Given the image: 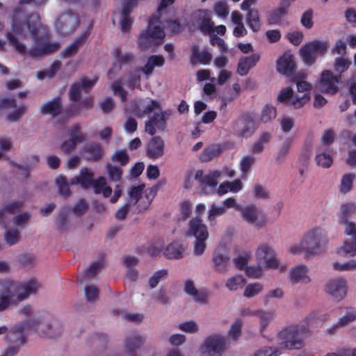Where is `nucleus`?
I'll use <instances>...</instances> for the list:
<instances>
[{
    "instance_id": "f257e3e1",
    "label": "nucleus",
    "mask_w": 356,
    "mask_h": 356,
    "mask_svg": "<svg viewBox=\"0 0 356 356\" xmlns=\"http://www.w3.org/2000/svg\"><path fill=\"white\" fill-rule=\"evenodd\" d=\"M6 37L19 54L33 57L54 53L60 46L58 42H48L46 29L40 23L38 15L26 17L22 10L14 14L12 29Z\"/></svg>"
},
{
    "instance_id": "f03ea898",
    "label": "nucleus",
    "mask_w": 356,
    "mask_h": 356,
    "mask_svg": "<svg viewBox=\"0 0 356 356\" xmlns=\"http://www.w3.org/2000/svg\"><path fill=\"white\" fill-rule=\"evenodd\" d=\"M41 284L34 278L22 282H0V312L38 293Z\"/></svg>"
},
{
    "instance_id": "7ed1b4c3",
    "label": "nucleus",
    "mask_w": 356,
    "mask_h": 356,
    "mask_svg": "<svg viewBox=\"0 0 356 356\" xmlns=\"http://www.w3.org/2000/svg\"><path fill=\"white\" fill-rule=\"evenodd\" d=\"M175 0H161L157 9V14L149 21V26L138 38V45L143 50L149 49L161 44L165 37L163 22L160 19L163 10L172 5Z\"/></svg>"
},
{
    "instance_id": "20e7f679",
    "label": "nucleus",
    "mask_w": 356,
    "mask_h": 356,
    "mask_svg": "<svg viewBox=\"0 0 356 356\" xmlns=\"http://www.w3.org/2000/svg\"><path fill=\"white\" fill-rule=\"evenodd\" d=\"M356 213V204L354 202H346L341 206L338 213V222L344 227V232L350 238L346 240L338 253L341 255L356 254V225L349 220V218Z\"/></svg>"
},
{
    "instance_id": "39448f33",
    "label": "nucleus",
    "mask_w": 356,
    "mask_h": 356,
    "mask_svg": "<svg viewBox=\"0 0 356 356\" xmlns=\"http://www.w3.org/2000/svg\"><path fill=\"white\" fill-rule=\"evenodd\" d=\"M31 218L29 212H23L14 216L8 222H0L4 232V240L10 246L18 243L21 241V231L28 224Z\"/></svg>"
},
{
    "instance_id": "423d86ee",
    "label": "nucleus",
    "mask_w": 356,
    "mask_h": 356,
    "mask_svg": "<svg viewBox=\"0 0 356 356\" xmlns=\"http://www.w3.org/2000/svg\"><path fill=\"white\" fill-rule=\"evenodd\" d=\"M188 235L195 238L193 242V253L196 256L202 255L206 249V241L209 238L207 227L200 217H195L188 222Z\"/></svg>"
},
{
    "instance_id": "0eeeda50",
    "label": "nucleus",
    "mask_w": 356,
    "mask_h": 356,
    "mask_svg": "<svg viewBox=\"0 0 356 356\" xmlns=\"http://www.w3.org/2000/svg\"><path fill=\"white\" fill-rule=\"evenodd\" d=\"M327 232L321 227L316 226L309 229L302 236V244L307 248V254H313L325 245Z\"/></svg>"
},
{
    "instance_id": "6e6552de",
    "label": "nucleus",
    "mask_w": 356,
    "mask_h": 356,
    "mask_svg": "<svg viewBox=\"0 0 356 356\" xmlns=\"http://www.w3.org/2000/svg\"><path fill=\"white\" fill-rule=\"evenodd\" d=\"M255 257L257 262L267 269L278 270L280 272L286 269V266L282 264L277 257L273 248L268 244L259 245L255 252Z\"/></svg>"
},
{
    "instance_id": "1a4fd4ad",
    "label": "nucleus",
    "mask_w": 356,
    "mask_h": 356,
    "mask_svg": "<svg viewBox=\"0 0 356 356\" xmlns=\"http://www.w3.org/2000/svg\"><path fill=\"white\" fill-rule=\"evenodd\" d=\"M307 329L304 327H293L284 329L279 333L282 340L280 347L286 349H300L303 346V340Z\"/></svg>"
},
{
    "instance_id": "9d476101",
    "label": "nucleus",
    "mask_w": 356,
    "mask_h": 356,
    "mask_svg": "<svg viewBox=\"0 0 356 356\" xmlns=\"http://www.w3.org/2000/svg\"><path fill=\"white\" fill-rule=\"evenodd\" d=\"M240 214L245 222L258 229L264 228L268 223L267 215L255 204L243 207L240 211Z\"/></svg>"
},
{
    "instance_id": "9b49d317",
    "label": "nucleus",
    "mask_w": 356,
    "mask_h": 356,
    "mask_svg": "<svg viewBox=\"0 0 356 356\" xmlns=\"http://www.w3.org/2000/svg\"><path fill=\"white\" fill-rule=\"evenodd\" d=\"M327 49L328 45L326 42L314 40L302 47L300 55L305 63L312 65L316 62L317 56H323Z\"/></svg>"
},
{
    "instance_id": "f8f14e48",
    "label": "nucleus",
    "mask_w": 356,
    "mask_h": 356,
    "mask_svg": "<svg viewBox=\"0 0 356 356\" xmlns=\"http://www.w3.org/2000/svg\"><path fill=\"white\" fill-rule=\"evenodd\" d=\"M229 347L228 339L219 334H212L207 337L202 346L210 356H221Z\"/></svg>"
},
{
    "instance_id": "ddd939ff",
    "label": "nucleus",
    "mask_w": 356,
    "mask_h": 356,
    "mask_svg": "<svg viewBox=\"0 0 356 356\" xmlns=\"http://www.w3.org/2000/svg\"><path fill=\"white\" fill-rule=\"evenodd\" d=\"M79 24L77 14L67 10L58 16L56 22V29L61 34H69L74 32Z\"/></svg>"
},
{
    "instance_id": "4468645a",
    "label": "nucleus",
    "mask_w": 356,
    "mask_h": 356,
    "mask_svg": "<svg viewBox=\"0 0 356 356\" xmlns=\"http://www.w3.org/2000/svg\"><path fill=\"white\" fill-rule=\"evenodd\" d=\"M310 98L311 97L306 94L302 95L295 94L291 87H286L280 90L277 101L287 106H291L295 108H299L307 104Z\"/></svg>"
},
{
    "instance_id": "2eb2a0df",
    "label": "nucleus",
    "mask_w": 356,
    "mask_h": 356,
    "mask_svg": "<svg viewBox=\"0 0 356 356\" xmlns=\"http://www.w3.org/2000/svg\"><path fill=\"white\" fill-rule=\"evenodd\" d=\"M339 79L340 76H334L330 70H324L316 88L319 92L334 95L338 92Z\"/></svg>"
},
{
    "instance_id": "dca6fc26",
    "label": "nucleus",
    "mask_w": 356,
    "mask_h": 356,
    "mask_svg": "<svg viewBox=\"0 0 356 356\" xmlns=\"http://www.w3.org/2000/svg\"><path fill=\"white\" fill-rule=\"evenodd\" d=\"M171 114L170 111H158L154 113V115L145 123V131L149 135H154L156 129L164 130L165 128L166 118Z\"/></svg>"
},
{
    "instance_id": "f3484780",
    "label": "nucleus",
    "mask_w": 356,
    "mask_h": 356,
    "mask_svg": "<svg viewBox=\"0 0 356 356\" xmlns=\"http://www.w3.org/2000/svg\"><path fill=\"white\" fill-rule=\"evenodd\" d=\"M194 23L204 34H211L213 32V22L211 21L210 13L206 10H199L193 15Z\"/></svg>"
},
{
    "instance_id": "a211bd4d",
    "label": "nucleus",
    "mask_w": 356,
    "mask_h": 356,
    "mask_svg": "<svg viewBox=\"0 0 356 356\" xmlns=\"http://www.w3.org/2000/svg\"><path fill=\"white\" fill-rule=\"evenodd\" d=\"M326 292L337 300L343 299L346 295V281L343 278L330 280L325 287Z\"/></svg>"
},
{
    "instance_id": "6ab92c4d",
    "label": "nucleus",
    "mask_w": 356,
    "mask_h": 356,
    "mask_svg": "<svg viewBox=\"0 0 356 356\" xmlns=\"http://www.w3.org/2000/svg\"><path fill=\"white\" fill-rule=\"evenodd\" d=\"M277 71L287 77H293L296 70L294 56L289 52H285L277 60Z\"/></svg>"
},
{
    "instance_id": "aec40b11",
    "label": "nucleus",
    "mask_w": 356,
    "mask_h": 356,
    "mask_svg": "<svg viewBox=\"0 0 356 356\" xmlns=\"http://www.w3.org/2000/svg\"><path fill=\"white\" fill-rule=\"evenodd\" d=\"M97 79L93 77L89 79L88 77H83L80 81L74 83L71 87L70 90V99L73 102H76L80 98V94L82 90H88L93 87L97 83Z\"/></svg>"
},
{
    "instance_id": "412c9836",
    "label": "nucleus",
    "mask_w": 356,
    "mask_h": 356,
    "mask_svg": "<svg viewBox=\"0 0 356 356\" xmlns=\"http://www.w3.org/2000/svg\"><path fill=\"white\" fill-rule=\"evenodd\" d=\"M234 129L239 136L248 138L254 131L253 119L249 115L242 116L236 122Z\"/></svg>"
},
{
    "instance_id": "4be33fe9",
    "label": "nucleus",
    "mask_w": 356,
    "mask_h": 356,
    "mask_svg": "<svg viewBox=\"0 0 356 356\" xmlns=\"http://www.w3.org/2000/svg\"><path fill=\"white\" fill-rule=\"evenodd\" d=\"M308 268L303 264L297 265L290 269L289 278L293 284L302 282L309 283L310 277L308 275Z\"/></svg>"
},
{
    "instance_id": "5701e85b",
    "label": "nucleus",
    "mask_w": 356,
    "mask_h": 356,
    "mask_svg": "<svg viewBox=\"0 0 356 356\" xmlns=\"http://www.w3.org/2000/svg\"><path fill=\"white\" fill-rule=\"evenodd\" d=\"M159 110H161V106L157 101L147 99L138 102L135 111L138 113V117L143 118L152 112L156 113Z\"/></svg>"
},
{
    "instance_id": "b1692460",
    "label": "nucleus",
    "mask_w": 356,
    "mask_h": 356,
    "mask_svg": "<svg viewBox=\"0 0 356 356\" xmlns=\"http://www.w3.org/2000/svg\"><path fill=\"white\" fill-rule=\"evenodd\" d=\"M184 290L186 294L190 296L195 302L204 304L207 302V294L203 291L197 290L194 282L187 280L184 282Z\"/></svg>"
},
{
    "instance_id": "393cba45",
    "label": "nucleus",
    "mask_w": 356,
    "mask_h": 356,
    "mask_svg": "<svg viewBox=\"0 0 356 356\" xmlns=\"http://www.w3.org/2000/svg\"><path fill=\"white\" fill-rule=\"evenodd\" d=\"M113 54L115 57V62L112 68L108 71V76H111L113 72L119 70L122 65H126L133 61L134 58L132 54L122 52L120 48L115 49Z\"/></svg>"
},
{
    "instance_id": "a878e982",
    "label": "nucleus",
    "mask_w": 356,
    "mask_h": 356,
    "mask_svg": "<svg viewBox=\"0 0 356 356\" xmlns=\"http://www.w3.org/2000/svg\"><path fill=\"white\" fill-rule=\"evenodd\" d=\"M212 58L213 56L208 50L200 51L196 45L191 47L190 59L193 65L196 63L207 65L211 61Z\"/></svg>"
},
{
    "instance_id": "bb28decb",
    "label": "nucleus",
    "mask_w": 356,
    "mask_h": 356,
    "mask_svg": "<svg viewBox=\"0 0 356 356\" xmlns=\"http://www.w3.org/2000/svg\"><path fill=\"white\" fill-rule=\"evenodd\" d=\"M163 140L159 136H155L147 144V154L149 158L156 159L163 155Z\"/></svg>"
},
{
    "instance_id": "cd10ccee",
    "label": "nucleus",
    "mask_w": 356,
    "mask_h": 356,
    "mask_svg": "<svg viewBox=\"0 0 356 356\" xmlns=\"http://www.w3.org/2000/svg\"><path fill=\"white\" fill-rule=\"evenodd\" d=\"M316 161L318 165L324 168H330L333 163V151L331 148H325L323 146H318Z\"/></svg>"
},
{
    "instance_id": "c85d7f7f",
    "label": "nucleus",
    "mask_w": 356,
    "mask_h": 356,
    "mask_svg": "<svg viewBox=\"0 0 356 356\" xmlns=\"http://www.w3.org/2000/svg\"><path fill=\"white\" fill-rule=\"evenodd\" d=\"M136 0H131L125 3L121 13L120 25L122 32H127L130 30L132 24V19L129 14L132 8L135 6Z\"/></svg>"
},
{
    "instance_id": "c756f323",
    "label": "nucleus",
    "mask_w": 356,
    "mask_h": 356,
    "mask_svg": "<svg viewBox=\"0 0 356 356\" xmlns=\"http://www.w3.org/2000/svg\"><path fill=\"white\" fill-rule=\"evenodd\" d=\"M259 59L260 56L258 54L242 57L238 63L237 72L241 76L246 75L249 70L256 65Z\"/></svg>"
},
{
    "instance_id": "7c9ffc66",
    "label": "nucleus",
    "mask_w": 356,
    "mask_h": 356,
    "mask_svg": "<svg viewBox=\"0 0 356 356\" xmlns=\"http://www.w3.org/2000/svg\"><path fill=\"white\" fill-rule=\"evenodd\" d=\"M289 3L282 2L275 10L270 11L267 16V21L269 24H280L282 19L287 14Z\"/></svg>"
},
{
    "instance_id": "2f4dec72",
    "label": "nucleus",
    "mask_w": 356,
    "mask_h": 356,
    "mask_svg": "<svg viewBox=\"0 0 356 356\" xmlns=\"http://www.w3.org/2000/svg\"><path fill=\"white\" fill-rule=\"evenodd\" d=\"M24 205L22 200L6 202L3 203L0 208V222H8L7 220V214H13L19 211Z\"/></svg>"
},
{
    "instance_id": "473e14b6",
    "label": "nucleus",
    "mask_w": 356,
    "mask_h": 356,
    "mask_svg": "<svg viewBox=\"0 0 356 356\" xmlns=\"http://www.w3.org/2000/svg\"><path fill=\"white\" fill-rule=\"evenodd\" d=\"M62 108L61 99L56 97L42 104L40 107V112L43 115L51 114L56 116L61 112Z\"/></svg>"
},
{
    "instance_id": "72a5a7b5",
    "label": "nucleus",
    "mask_w": 356,
    "mask_h": 356,
    "mask_svg": "<svg viewBox=\"0 0 356 356\" xmlns=\"http://www.w3.org/2000/svg\"><path fill=\"white\" fill-rule=\"evenodd\" d=\"M92 177L93 172L88 168H83L81 170L79 176H76L71 179L70 184H81L83 188H88L94 180Z\"/></svg>"
},
{
    "instance_id": "f704fd0d",
    "label": "nucleus",
    "mask_w": 356,
    "mask_h": 356,
    "mask_svg": "<svg viewBox=\"0 0 356 356\" xmlns=\"http://www.w3.org/2000/svg\"><path fill=\"white\" fill-rule=\"evenodd\" d=\"M229 257L226 252L216 251L213 255V262L215 270L225 273L227 270Z\"/></svg>"
},
{
    "instance_id": "c9c22d12",
    "label": "nucleus",
    "mask_w": 356,
    "mask_h": 356,
    "mask_svg": "<svg viewBox=\"0 0 356 356\" xmlns=\"http://www.w3.org/2000/svg\"><path fill=\"white\" fill-rule=\"evenodd\" d=\"M165 63V58L161 55H153L148 58L147 61L141 71L146 75L149 76L154 71V67H161Z\"/></svg>"
},
{
    "instance_id": "e433bc0d",
    "label": "nucleus",
    "mask_w": 356,
    "mask_h": 356,
    "mask_svg": "<svg viewBox=\"0 0 356 356\" xmlns=\"http://www.w3.org/2000/svg\"><path fill=\"white\" fill-rule=\"evenodd\" d=\"M91 186H92L96 194L102 193L105 197H108L111 195L112 188L106 184V178L104 177L94 179Z\"/></svg>"
},
{
    "instance_id": "4c0bfd02",
    "label": "nucleus",
    "mask_w": 356,
    "mask_h": 356,
    "mask_svg": "<svg viewBox=\"0 0 356 356\" xmlns=\"http://www.w3.org/2000/svg\"><path fill=\"white\" fill-rule=\"evenodd\" d=\"M256 157L253 154L244 155L239 162V169L242 173V178L247 179L251 168L256 163Z\"/></svg>"
},
{
    "instance_id": "58836bf2",
    "label": "nucleus",
    "mask_w": 356,
    "mask_h": 356,
    "mask_svg": "<svg viewBox=\"0 0 356 356\" xmlns=\"http://www.w3.org/2000/svg\"><path fill=\"white\" fill-rule=\"evenodd\" d=\"M185 250L184 245L178 242H173L168 245L165 250L164 254L168 259H181Z\"/></svg>"
},
{
    "instance_id": "ea45409f",
    "label": "nucleus",
    "mask_w": 356,
    "mask_h": 356,
    "mask_svg": "<svg viewBox=\"0 0 356 356\" xmlns=\"http://www.w3.org/2000/svg\"><path fill=\"white\" fill-rule=\"evenodd\" d=\"M226 213L225 207L222 205H217L215 203H212L207 211V220L210 225H214L216 224V218L222 216Z\"/></svg>"
},
{
    "instance_id": "a19ab883",
    "label": "nucleus",
    "mask_w": 356,
    "mask_h": 356,
    "mask_svg": "<svg viewBox=\"0 0 356 356\" xmlns=\"http://www.w3.org/2000/svg\"><path fill=\"white\" fill-rule=\"evenodd\" d=\"M259 319L260 328L259 331L262 333L270 322L275 317V311L260 309L257 310V316Z\"/></svg>"
},
{
    "instance_id": "79ce46f5",
    "label": "nucleus",
    "mask_w": 356,
    "mask_h": 356,
    "mask_svg": "<svg viewBox=\"0 0 356 356\" xmlns=\"http://www.w3.org/2000/svg\"><path fill=\"white\" fill-rule=\"evenodd\" d=\"M245 20L248 26L254 32H257L261 29L260 18L257 9L249 10L245 15Z\"/></svg>"
},
{
    "instance_id": "37998d69",
    "label": "nucleus",
    "mask_w": 356,
    "mask_h": 356,
    "mask_svg": "<svg viewBox=\"0 0 356 356\" xmlns=\"http://www.w3.org/2000/svg\"><path fill=\"white\" fill-rule=\"evenodd\" d=\"M86 35H81L74 42L68 45L61 53L64 58L72 57L74 56L79 51V48L83 44Z\"/></svg>"
},
{
    "instance_id": "c03bdc74",
    "label": "nucleus",
    "mask_w": 356,
    "mask_h": 356,
    "mask_svg": "<svg viewBox=\"0 0 356 356\" xmlns=\"http://www.w3.org/2000/svg\"><path fill=\"white\" fill-rule=\"evenodd\" d=\"M221 147L218 145H212L205 148L200 155V159L202 162H207L220 155Z\"/></svg>"
},
{
    "instance_id": "a18cd8bd",
    "label": "nucleus",
    "mask_w": 356,
    "mask_h": 356,
    "mask_svg": "<svg viewBox=\"0 0 356 356\" xmlns=\"http://www.w3.org/2000/svg\"><path fill=\"white\" fill-rule=\"evenodd\" d=\"M292 143L293 139L291 138H287L282 142L280 147L275 155V159L277 162L282 163L284 161L289 153Z\"/></svg>"
},
{
    "instance_id": "49530a36",
    "label": "nucleus",
    "mask_w": 356,
    "mask_h": 356,
    "mask_svg": "<svg viewBox=\"0 0 356 356\" xmlns=\"http://www.w3.org/2000/svg\"><path fill=\"white\" fill-rule=\"evenodd\" d=\"M26 327H24V326H19L18 327H15L14 329H13L12 330H10L7 336H6V339L8 340V341H10L13 343H15V344H21L23 343V332L25 330V329L28 328L29 327H35V325H25Z\"/></svg>"
},
{
    "instance_id": "de8ad7c7",
    "label": "nucleus",
    "mask_w": 356,
    "mask_h": 356,
    "mask_svg": "<svg viewBox=\"0 0 356 356\" xmlns=\"http://www.w3.org/2000/svg\"><path fill=\"white\" fill-rule=\"evenodd\" d=\"M61 66L62 63L60 60H55L47 70L38 72L36 74L37 78L43 79L45 77H54L56 72L60 70Z\"/></svg>"
},
{
    "instance_id": "09e8293b",
    "label": "nucleus",
    "mask_w": 356,
    "mask_h": 356,
    "mask_svg": "<svg viewBox=\"0 0 356 356\" xmlns=\"http://www.w3.org/2000/svg\"><path fill=\"white\" fill-rule=\"evenodd\" d=\"M89 160H99L102 156V149L99 144H92L84 149Z\"/></svg>"
},
{
    "instance_id": "8fccbe9b",
    "label": "nucleus",
    "mask_w": 356,
    "mask_h": 356,
    "mask_svg": "<svg viewBox=\"0 0 356 356\" xmlns=\"http://www.w3.org/2000/svg\"><path fill=\"white\" fill-rule=\"evenodd\" d=\"M245 279L241 275H236L227 280L225 286L229 291L241 289L245 284Z\"/></svg>"
},
{
    "instance_id": "3c124183",
    "label": "nucleus",
    "mask_w": 356,
    "mask_h": 356,
    "mask_svg": "<svg viewBox=\"0 0 356 356\" xmlns=\"http://www.w3.org/2000/svg\"><path fill=\"white\" fill-rule=\"evenodd\" d=\"M264 290V285L259 282L248 284L244 290L243 296L250 298L261 293Z\"/></svg>"
},
{
    "instance_id": "603ef678",
    "label": "nucleus",
    "mask_w": 356,
    "mask_h": 356,
    "mask_svg": "<svg viewBox=\"0 0 356 356\" xmlns=\"http://www.w3.org/2000/svg\"><path fill=\"white\" fill-rule=\"evenodd\" d=\"M277 116L275 107L272 105H266L261 113L260 119L261 122L267 123L275 119Z\"/></svg>"
},
{
    "instance_id": "864d4df0",
    "label": "nucleus",
    "mask_w": 356,
    "mask_h": 356,
    "mask_svg": "<svg viewBox=\"0 0 356 356\" xmlns=\"http://www.w3.org/2000/svg\"><path fill=\"white\" fill-rule=\"evenodd\" d=\"M355 178V175L353 173H348L344 175L341 180V184L339 186L340 192L342 193H346L349 192L352 188Z\"/></svg>"
},
{
    "instance_id": "5fc2aeb1",
    "label": "nucleus",
    "mask_w": 356,
    "mask_h": 356,
    "mask_svg": "<svg viewBox=\"0 0 356 356\" xmlns=\"http://www.w3.org/2000/svg\"><path fill=\"white\" fill-rule=\"evenodd\" d=\"M355 320L356 309H350L345 315L339 319L337 323L334 325V328L344 327Z\"/></svg>"
},
{
    "instance_id": "6e6d98bb",
    "label": "nucleus",
    "mask_w": 356,
    "mask_h": 356,
    "mask_svg": "<svg viewBox=\"0 0 356 356\" xmlns=\"http://www.w3.org/2000/svg\"><path fill=\"white\" fill-rule=\"evenodd\" d=\"M69 138L75 142L76 144L81 143L86 140V134H83L79 125H73L68 132Z\"/></svg>"
},
{
    "instance_id": "4d7b16f0",
    "label": "nucleus",
    "mask_w": 356,
    "mask_h": 356,
    "mask_svg": "<svg viewBox=\"0 0 356 356\" xmlns=\"http://www.w3.org/2000/svg\"><path fill=\"white\" fill-rule=\"evenodd\" d=\"M144 187V185H140L131 188V191L129 193V198L127 203L130 206L135 205L140 199H143L141 194Z\"/></svg>"
},
{
    "instance_id": "13d9d810",
    "label": "nucleus",
    "mask_w": 356,
    "mask_h": 356,
    "mask_svg": "<svg viewBox=\"0 0 356 356\" xmlns=\"http://www.w3.org/2000/svg\"><path fill=\"white\" fill-rule=\"evenodd\" d=\"M144 342V339L138 335L134 334L125 341V346L129 350H134L139 348Z\"/></svg>"
},
{
    "instance_id": "bf43d9fd",
    "label": "nucleus",
    "mask_w": 356,
    "mask_h": 356,
    "mask_svg": "<svg viewBox=\"0 0 356 356\" xmlns=\"http://www.w3.org/2000/svg\"><path fill=\"white\" fill-rule=\"evenodd\" d=\"M333 268L337 271H350L356 270V260L352 259L347 262H334Z\"/></svg>"
},
{
    "instance_id": "052dcab7",
    "label": "nucleus",
    "mask_w": 356,
    "mask_h": 356,
    "mask_svg": "<svg viewBox=\"0 0 356 356\" xmlns=\"http://www.w3.org/2000/svg\"><path fill=\"white\" fill-rule=\"evenodd\" d=\"M213 10L216 14L221 18H225L228 16L229 8L226 1H220L214 4Z\"/></svg>"
},
{
    "instance_id": "680f3d73",
    "label": "nucleus",
    "mask_w": 356,
    "mask_h": 356,
    "mask_svg": "<svg viewBox=\"0 0 356 356\" xmlns=\"http://www.w3.org/2000/svg\"><path fill=\"white\" fill-rule=\"evenodd\" d=\"M168 275L167 270H159L155 272L149 280V286L151 289L155 288L160 281L165 279Z\"/></svg>"
},
{
    "instance_id": "e2e57ef3",
    "label": "nucleus",
    "mask_w": 356,
    "mask_h": 356,
    "mask_svg": "<svg viewBox=\"0 0 356 356\" xmlns=\"http://www.w3.org/2000/svg\"><path fill=\"white\" fill-rule=\"evenodd\" d=\"M57 229L63 231L70 227V222L68 220L67 214L65 212L60 213L55 221Z\"/></svg>"
},
{
    "instance_id": "0e129e2a",
    "label": "nucleus",
    "mask_w": 356,
    "mask_h": 356,
    "mask_svg": "<svg viewBox=\"0 0 356 356\" xmlns=\"http://www.w3.org/2000/svg\"><path fill=\"white\" fill-rule=\"evenodd\" d=\"M243 325V321L241 319H237L232 325L231 328L228 332V334L234 341H236L241 334V328Z\"/></svg>"
},
{
    "instance_id": "69168bd1",
    "label": "nucleus",
    "mask_w": 356,
    "mask_h": 356,
    "mask_svg": "<svg viewBox=\"0 0 356 356\" xmlns=\"http://www.w3.org/2000/svg\"><path fill=\"white\" fill-rule=\"evenodd\" d=\"M178 328L185 332L193 334L199 330L197 323L194 321H189L179 324Z\"/></svg>"
},
{
    "instance_id": "338daca9",
    "label": "nucleus",
    "mask_w": 356,
    "mask_h": 356,
    "mask_svg": "<svg viewBox=\"0 0 356 356\" xmlns=\"http://www.w3.org/2000/svg\"><path fill=\"white\" fill-rule=\"evenodd\" d=\"M278 120L282 130L285 133L289 132L295 124L294 119L288 115H282Z\"/></svg>"
},
{
    "instance_id": "774afa93",
    "label": "nucleus",
    "mask_w": 356,
    "mask_h": 356,
    "mask_svg": "<svg viewBox=\"0 0 356 356\" xmlns=\"http://www.w3.org/2000/svg\"><path fill=\"white\" fill-rule=\"evenodd\" d=\"M222 175L220 170H214L207 175L202 181L206 185L215 187L218 184V179Z\"/></svg>"
}]
</instances>
